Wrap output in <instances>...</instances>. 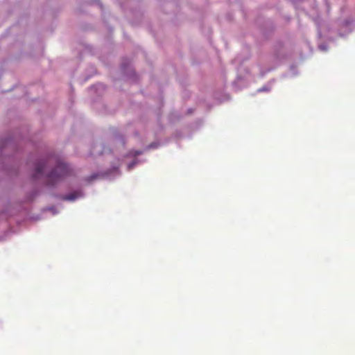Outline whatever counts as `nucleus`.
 Wrapping results in <instances>:
<instances>
[{
  "mask_svg": "<svg viewBox=\"0 0 355 355\" xmlns=\"http://www.w3.org/2000/svg\"><path fill=\"white\" fill-rule=\"evenodd\" d=\"M56 167L48 175L49 184H53L71 173L69 166L61 160H56Z\"/></svg>",
  "mask_w": 355,
  "mask_h": 355,
  "instance_id": "f257e3e1",
  "label": "nucleus"
},
{
  "mask_svg": "<svg viewBox=\"0 0 355 355\" xmlns=\"http://www.w3.org/2000/svg\"><path fill=\"white\" fill-rule=\"evenodd\" d=\"M53 160L54 159L51 157L47 161L38 163L35 167V173L34 175L35 178H37L40 175H41L44 171L46 164L50 162H53Z\"/></svg>",
  "mask_w": 355,
  "mask_h": 355,
  "instance_id": "f03ea898",
  "label": "nucleus"
},
{
  "mask_svg": "<svg viewBox=\"0 0 355 355\" xmlns=\"http://www.w3.org/2000/svg\"><path fill=\"white\" fill-rule=\"evenodd\" d=\"M67 199L70 200H74V199H75V197H73L72 195H71V196H69L67 198Z\"/></svg>",
  "mask_w": 355,
  "mask_h": 355,
  "instance_id": "7ed1b4c3",
  "label": "nucleus"
}]
</instances>
